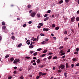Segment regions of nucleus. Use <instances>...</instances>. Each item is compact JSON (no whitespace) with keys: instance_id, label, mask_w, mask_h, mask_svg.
I'll return each instance as SVG.
<instances>
[{"instance_id":"f257e3e1","label":"nucleus","mask_w":79,"mask_h":79,"mask_svg":"<svg viewBox=\"0 0 79 79\" xmlns=\"http://www.w3.org/2000/svg\"><path fill=\"white\" fill-rule=\"evenodd\" d=\"M35 15H36L35 12H31V14L30 16L32 18H34L35 16Z\"/></svg>"},{"instance_id":"f03ea898","label":"nucleus","mask_w":79,"mask_h":79,"mask_svg":"<svg viewBox=\"0 0 79 79\" xmlns=\"http://www.w3.org/2000/svg\"><path fill=\"white\" fill-rule=\"evenodd\" d=\"M59 69H63L64 68V65L63 64H61L59 67Z\"/></svg>"},{"instance_id":"7ed1b4c3","label":"nucleus","mask_w":79,"mask_h":79,"mask_svg":"<svg viewBox=\"0 0 79 79\" xmlns=\"http://www.w3.org/2000/svg\"><path fill=\"white\" fill-rule=\"evenodd\" d=\"M75 19V17H73L71 18V21L72 22H74V19Z\"/></svg>"},{"instance_id":"20e7f679","label":"nucleus","mask_w":79,"mask_h":79,"mask_svg":"<svg viewBox=\"0 0 79 79\" xmlns=\"http://www.w3.org/2000/svg\"><path fill=\"white\" fill-rule=\"evenodd\" d=\"M49 19V17H47L45 18L44 20V21H47Z\"/></svg>"},{"instance_id":"39448f33","label":"nucleus","mask_w":79,"mask_h":79,"mask_svg":"<svg viewBox=\"0 0 79 79\" xmlns=\"http://www.w3.org/2000/svg\"><path fill=\"white\" fill-rule=\"evenodd\" d=\"M49 30V29H48V28H44L43 29V31H48Z\"/></svg>"},{"instance_id":"423d86ee","label":"nucleus","mask_w":79,"mask_h":79,"mask_svg":"<svg viewBox=\"0 0 79 79\" xmlns=\"http://www.w3.org/2000/svg\"><path fill=\"white\" fill-rule=\"evenodd\" d=\"M36 62L37 63L39 64L40 62V59H38L36 61Z\"/></svg>"},{"instance_id":"0eeeda50","label":"nucleus","mask_w":79,"mask_h":79,"mask_svg":"<svg viewBox=\"0 0 79 79\" xmlns=\"http://www.w3.org/2000/svg\"><path fill=\"white\" fill-rule=\"evenodd\" d=\"M27 8H31V5L30 4H29L27 6Z\"/></svg>"},{"instance_id":"6e6552de","label":"nucleus","mask_w":79,"mask_h":79,"mask_svg":"<svg viewBox=\"0 0 79 79\" xmlns=\"http://www.w3.org/2000/svg\"><path fill=\"white\" fill-rule=\"evenodd\" d=\"M22 45V44L20 43L18 45V47H21Z\"/></svg>"},{"instance_id":"1a4fd4ad","label":"nucleus","mask_w":79,"mask_h":79,"mask_svg":"<svg viewBox=\"0 0 79 79\" xmlns=\"http://www.w3.org/2000/svg\"><path fill=\"white\" fill-rule=\"evenodd\" d=\"M64 76H65V77L66 78L67 77V73H64Z\"/></svg>"},{"instance_id":"9d476101","label":"nucleus","mask_w":79,"mask_h":79,"mask_svg":"<svg viewBox=\"0 0 79 79\" xmlns=\"http://www.w3.org/2000/svg\"><path fill=\"white\" fill-rule=\"evenodd\" d=\"M34 45H30V46H29V48H32L33 47H34Z\"/></svg>"},{"instance_id":"9b49d317","label":"nucleus","mask_w":79,"mask_h":79,"mask_svg":"<svg viewBox=\"0 0 79 79\" xmlns=\"http://www.w3.org/2000/svg\"><path fill=\"white\" fill-rule=\"evenodd\" d=\"M43 74V73L42 72H40L39 74V76H41Z\"/></svg>"},{"instance_id":"f8f14e48","label":"nucleus","mask_w":79,"mask_h":79,"mask_svg":"<svg viewBox=\"0 0 79 79\" xmlns=\"http://www.w3.org/2000/svg\"><path fill=\"white\" fill-rule=\"evenodd\" d=\"M66 68H68L69 67V66H68V63H66Z\"/></svg>"},{"instance_id":"ddd939ff","label":"nucleus","mask_w":79,"mask_h":79,"mask_svg":"<svg viewBox=\"0 0 79 79\" xmlns=\"http://www.w3.org/2000/svg\"><path fill=\"white\" fill-rule=\"evenodd\" d=\"M16 61L17 62H19L20 60L18 59H15Z\"/></svg>"},{"instance_id":"4468645a","label":"nucleus","mask_w":79,"mask_h":79,"mask_svg":"<svg viewBox=\"0 0 79 79\" xmlns=\"http://www.w3.org/2000/svg\"><path fill=\"white\" fill-rule=\"evenodd\" d=\"M30 54H31V55H32V53H34V51H30Z\"/></svg>"},{"instance_id":"2eb2a0df","label":"nucleus","mask_w":79,"mask_h":79,"mask_svg":"<svg viewBox=\"0 0 79 79\" xmlns=\"http://www.w3.org/2000/svg\"><path fill=\"white\" fill-rule=\"evenodd\" d=\"M46 56V54H43L42 55L41 57H44V56Z\"/></svg>"},{"instance_id":"dca6fc26","label":"nucleus","mask_w":79,"mask_h":79,"mask_svg":"<svg viewBox=\"0 0 79 79\" xmlns=\"http://www.w3.org/2000/svg\"><path fill=\"white\" fill-rule=\"evenodd\" d=\"M2 29L4 30L5 29H6V26H3L2 27Z\"/></svg>"},{"instance_id":"f3484780","label":"nucleus","mask_w":79,"mask_h":79,"mask_svg":"<svg viewBox=\"0 0 79 79\" xmlns=\"http://www.w3.org/2000/svg\"><path fill=\"white\" fill-rule=\"evenodd\" d=\"M2 24L3 26H5V22H2Z\"/></svg>"},{"instance_id":"a211bd4d","label":"nucleus","mask_w":79,"mask_h":79,"mask_svg":"<svg viewBox=\"0 0 79 79\" xmlns=\"http://www.w3.org/2000/svg\"><path fill=\"white\" fill-rule=\"evenodd\" d=\"M57 71L58 73H61V72L62 71V70L61 69H59Z\"/></svg>"},{"instance_id":"6ab92c4d","label":"nucleus","mask_w":79,"mask_h":79,"mask_svg":"<svg viewBox=\"0 0 79 79\" xmlns=\"http://www.w3.org/2000/svg\"><path fill=\"white\" fill-rule=\"evenodd\" d=\"M36 55H37V52H36L33 54V55L34 56H36Z\"/></svg>"},{"instance_id":"aec40b11","label":"nucleus","mask_w":79,"mask_h":79,"mask_svg":"<svg viewBox=\"0 0 79 79\" xmlns=\"http://www.w3.org/2000/svg\"><path fill=\"white\" fill-rule=\"evenodd\" d=\"M52 57V56H49L48 58V60H50L51 59V58Z\"/></svg>"},{"instance_id":"412c9836","label":"nucleus","mask_w":79,"mask_h":79,"mask_svg":"<svg viewBox=\"0 0 79 79\" xmlns=\"http://www.w3.org/2000/svg\"><path fill=\"white\" fill-rule=\"evenodd\" d=\"M47 52V50H45L43 52V53H46Z\"/></svg>"},{"instance_id":"4be33fe9","label":"nucleus","mask_w":79,"mask_h":79,"mask_svg":"<svg viewBox=\"0 0 79 79\" xmlns=\"http://www.w3.org/2000/svg\"><path fill=\"white\" fill-rule=\"evenodd\" d=\"M10 61H14V58L13 57L11 58H10Z\"/></svg>"},{"instance_id":"5701e85b","label":"nucleus","mask_w":79,"mask_h":79,"mask_svg":"<svg viewBox=\"0 0 79 79\" xmlns=\"http://www.w3.org/2000/svg\"><path fill=\"white\" fill-rule=\"evenodd\" d=\"M76 58H73V59H72V60L73 61H76Z\"/></svg>"},{"instance_id":"b1692460","label":"nucleus","mask_w":79,"mask_h":79,"mask_svg":"<svg viewBox=\"0 0 79 79\" xmlns=\"http://www.w3.org/2000/svg\"><path fill=\"white\" fill-rule=\"evenodd\" d=\"M11 39L14 40H15V36H12L11 37Z\"/></svg>"},{"instance_id":"393cba45","label":"nucleus","mask_w":79,"mask_h":79,"mask_svg":"<svg viewBox=\"0 0 79 79\" xmlns=\"http://www.w3.org/2000/svg\"><path fill=\"white\" fill-rule=\"evenodd\" d=\"M62 48H63V46H61L60 47L59 49H60V50H61Z\"/></svg>"},{"instance_id":"a878e982","label":"nucleus","mask_w":79,"mask_h":79,"mask_svg":"<svg viewBox=\"0 0 79 79\" xmlns=\"http://www.w3.org/2000/svg\"><path fill=\"white\" fill-rule=\"evenodd\" d=\"M9 56H10V55H6L5 56V58H8V57H9Z\"/></svg>"},{"instance_id":"bb28decb","label":"nucleus","mask_w":79,"mask_h":79,"mask_svg":"<svg viewBox=\"0 0 79 79\" xmlns=\"http://www.w3.org/2000/svg\"><path fill=\"white\" fill-rule=\"evenodd\" d=\"M39 24L40 25V26H43V23H39Z\"/></svg>"},{"instance_id":"cd10ccee","label":"nucleus","mask_w":79,"mask_h":79,"mask_svg":"<svg viewBox=\"0 0 79 79\" xmlns=\"http://www.w3.org/2000/svg\"><path fill=\"white\" fill-rule=\"evenodd\" d=\"M76 21H79V17H77L76 18Z\"/></svg>"},{"instance_id":"c85d7f7f","label":"nucleus","mask_w":79,"mask_h":79,"mask_svg":"<svg viewBox=\"0 0 79 79\" xmlns=\"http://www.w3.org/2000/svg\"><path fill=\"white\" fill-rule=\"evenodd\" d=\"M65 2L66 3H68L69 2V0H65Z\"/></svg>"},{"instance_id":"c756f323","label":"nucleus","mask_w":79,"mask_h":79,"mask_svg":"<svg viewBox=\"0 0 79 79\" xmlns=\"http://www.w3.org/2000/svg\"><path fill=\"white\" fill-rule=\"evenodd\" d=\"M42 44H46V41H43L41 42Z\"/></svg>"},{"instance_id":"7c9ffc66","label":"nucleus","mask_w":79,"mask_h":79,"mask_svg":"<svg viewBox=\"0 0 79 79\" xmlns=\"http://www.w3.org/2000/svg\"><path fill=\"white\" fill-rule=\"evenodd\" d=\"M56 30H58L59 29V27H56L55 28Z\"/></svg>"},{"instance_id":"2f4dec72","label":"nucleus","mask_w":79,"mask_h":79,"mask_svg":"<svg viewBox=\"0 0 79 79\" xmlns=\"http://www.w3.org/2000/svg\"><path fill=\"white\" fill-rule=\"evenodd\" d=\"M42 50V49L41 48H39L37 49V51H40V50Z\"/></svg>"},{"instance_id":"473e14b6","label":"nucleus","mask_w":79,"mask_h":79,"mask_svg":"<svg viewBox=\"0 0 79 79\" xmlns=\"http://www.w3.org/2000/svg\"><path fill=\"white\" fill-rule=\"evenodd\" d=\"M74 54H75V55H77L78 54V52H75L74 53Z\"/></svg>"},{"instance_id":"72a5a7b5","label":"nucleus","mask_w":79,"mask_h":79,"mask_svg":"<svg viewBox=\"0 0 79 79\" xmlns=\"http://www.w3.org/2000/svg\"><path fill=\"white\" fill-rule=\"evenodd\" d=\"M76 51L77 52H79V48H77L76 49Z\"/></svg>"},{"instance_id":"f704fd0d","label":"nucleus","mask_w":79,"mask_h":79,"mask_svg":"<svg viewBox=\"0 0 79 79\" xmlns=\"http://www.w3.org/2000/svg\"><path fill=\"white\" fill-rule=\"evenodd\" d=\"M63 2V0H61L59 2V3L61 4V3H62Z\"/></svg>"},{"instance_id":"c9c22d12","label":"nucleus","mask_w":79,"mask_h":79,"mask_svg":"<svg viewBox=\"0 0 79 79\" xmlns=\"http://www.w3.org/2000/svg\"><path fill=\"white\" fill-rule=\"evenodd\" d=\"M20 79H23L24 78H23V75H22L20 77Z\"/></svg>"},{"instance_id":"e433bc0d","label":"nucleus","mask_w":79,"mask_h":79,"mask_svg":"<svg viewBox=\"0 0 79 79\" xmlns=\"http://www.w3.org/2000/svg\"><path fill=\"white\" fill-rule=\"evenodd\" d=\"M47 16H48V14H46L44 15V18H46V17H47Z\"/></svg>"},{"instance_id":"4c0bfd02","label":"nucleus","mask_w":79,"mask_h":79,"mask_svg":"<svg viewBox=\"0 0 79 79\" xmlns=\"http://www.w3.org/2000/svg\"><path fill=\"white\" fill-rule=\"evenodd\" d=\"M37 16L38 17V18H40V14H38L37 15Z\"/></svg>"},{"instance_id":"58836bf2","label":"nucleus","mask_w":79,"mask_h":79,"mask_svg":"<svg viewBox=\"0 0 79 79\" xmlns=\"http://www.w3.org/2000/svg\"><path fill=\"white\" fill-rule=\"evenodd\" d=\"M40 35L41 36H44V35H45L44 34L42 33L40 34Z\"/></svg>"},{"instance_id":"ea45409f","label":"nucleus","mask_w":79,"mask_h":79,"mask_svg":"<svg viewBox=\"0 0 79 79\" xmlns=\"http://www.w3.org/2000/svg\"><path fill=\"white\" fill-rule=\"evenodd\" d=\"M47 12L48 13H49L51 12V10H48L47 11Z\"/></svg>"},{"instance_id":"a19ab883","label":"nucleus","mask_w":79,"mask_h":79,"mask_svg":"<svg viewBox=\"0 0 79 79\" xmlns=\"http://www.w3.org/2000/svg\"><path fill=\"white\" fill-rule=\"evenodd\" d=\"M66 53L65 52H64V53H63V52L62 53H61V55H65Z\"/></svg>"},{"instance_id":"79ce46f5","label":"nucleus","mask_w":79,"mask_h":79,"mask_svg":"<svg viewBox=\"0 0 79 79\" xmlns=\"http://www.w3.org/2000/svg\"><path fill=\"white\" fill-rule=\"evenodd\" d=\"M23 27H26V24H24L23 25Z\"/></svg>"},{"instance_id":"37998d69","label":"nucleus","mask_w":79,"mask_h":79,"mask_svg":"<svg viewBox=\"0 0 79 79\" xmlns=\"http://www.w3.org/2000/svg\"><path fill=\"white\" fill-rule=\"evenodd\" d=\"M52 27H55V24H52Z\"/></svg>"},{"instance_id":"c03bdc74","label":"nucleus","mask_w":79,"mask_h":79,"mask_svg":"<svg viewBox=\"0 0 79 79\" xmlns=\"http://www.w3.org/2000/svg\"><path fill=\"white\" fill-rule=\"evenodd\" d=\"M47 74V73H43L42 75L43 76H45Z\"/></svg>"},{"instance_id":"a18cd8bd","label":"nucleus","mask_w":79,"mask_h":79,"mask_svg":"<svg viewBox=\"0 0 79 79\" xmlns=\"http://www.w3.org/2000/svg\"><path fill=\"white\" fill-rule=\"evenodd\" d=\"M35 60H33L31 61V63H34V62H35Z\"/></svg>"},{"instance_id":"49530a36","label":"nucleus","mask_w":79,"mask_h":79,"mask_svg":"<svg viewBox=\"0 0 79 79\" xmlns=\"http://www.w3.org/2000/svg\"><path fill=\"white\" fill-rule=\"evenodd\" d=\"M34 43H35V42H32L31 43L30 45H32L33 44H34Z\"/></svg>"},{"instance_id":"de8ad7c7","label":"nucleus","mask_w":79,"mask_h":79,"mask_svg":"<svg viewBox=\"0 0 79 79\" xmlns=\"http://www.w3.org/2000/svg\"><path fill=\"white\" fill-rule=\"evenodd\" d=\"M68 39H69V38H64V40H68Z\"/></svg>"},{"instance_id":"09e8293b","label":"nucleus","mask_w":79,"mask_h":79,"mask_svg":"<svg viewBox=\"0 0 79 79\" xmlns=\"http://www.w3.org/2000/svg\"><path fill=\"white\" fill-rule=\"evenodd\" d=\"M13 73H14L15 74H16V71H14V72H13Z\"/></svg>"},{"instance_id":"8fccbe9b","label":"nucleus","mask_w":79,"mask_h":79,"mask_svg":"<svg viewBox=\"0 0 79 79\" xmlns=\"http://www.w3.org/2000/svg\"><path fill=\"white\" fill-rule=\"evenodd\" d=\"M33 64L34 65V66H35V65H36V63H35V62H34L33 63Z\"/></svg>"},{"instance_id":"3c124183","label":"nucleus","mask_w":79,"mask_h":79,"mask_svg":"<svg viewBox=\"0 0 79 79\" xmlns=\"http://www.w3.org/2000/svg\"><path fill=\"white\" fill-rule=\"evenodd\" d=\"M36 40L37 41H38V40H39V35L37 37Z\"/></svg>"},{"instance_id":"603ef678","label":"nucleus","mask_w":79,"mask_h":79,"mask_svg":"<svg viewBox=\"0 0 79 79\" xmlns=\"http://www.w3.org/2000/svg\"><path fill=\"white\" fill-rule=\"evenodd\" d=\"M25 58H27V59H29V58H30V57L26 56Z\"/></svg>"},{"instance_id":"864d4df0","label":"nucleus","mask_w":79,"mask_h":79,"mask_svg":"<svg viewBox=\"0 0 79 79\" xmlns=\"http://www.w3.org/2000/svg\"><path fill=\"white\" fill-rule=\"evenodd\" d=\"M12 78V77H8V79H11Z\"/></svg>"},{"instance_id":"5fc2aeb1","label":"nucleus","mask_w":79,"mask_h":79,"mask_svg":"<svg viewBox=\"0 0 79 79\" xmlns=\"http://www.w3.org/2000/svg\"><path fill=\"white\" fill-rule=\"evenodd\" d=\"M64 34H67V31H64Z\"/></svg>"},{"instance_id":"6e6d98bb","label":"nucleus","mask_w":79,"mask_h":79,"mask_svg":"<svg viewBox=\"0 0 79 79\" xmlns=\"http://www.w3.org/2000/svg\"><path fill=\"white\" fill-rule=\"evenodd\" d=\"M57 58V56H55L53 58V59H56Z\"/></svg>"},{"instance_id":"4d7b16f0","label":"nucleus","mask_w":79,"mask_h":79,"mask_svg":"<svg viewBox=\"0 0 79 79\" xmlns=\"http://www.w3.org/2000/svg\"><path fill=\"white\" fill-rule=\"evenodd\" d=\"M2 39V37L1 36V35H0V42Z\"/></svg>"},{"instance_id":"13d9d810","label":"nucleus","mask_w":79,"mask_h":79,"mask_svg":"<svg viewBox=\"0 0 79 79\" xmlns=\"http://www.w3.org/2000/svg\"><path fill=\"white\" fill-rule=\"evenodd\" d=\"M45 41H48L49 40L48 39H45Z\"/></svg>"},{"instance_id":"bf43d9fd","label":"nucleus","mask_w":79,"mask_h":79,"mask_svg":"<svg viewBox=\"0 0 79 79\" xmlns=\"http://www.w3.org/2000/svg\"><path fill=\"white\" fill-rule=\"evenodd\" d=\"M63 50H61L60 51V53H63L64 52H63Z\"/></svg>"},{"instance_id":"052dcab7","label":"nucleus","mask_w":79,"mask_h":79,"mask_svg":"<svg viewBox=\"0 0 79 79\" xmlns=\"http://www.w3.org/2000/svg\"><path fill=\"white\" fill-rule=\"evenodd\" d=\"M28 23L29 24H31L32 23V22L31 21H29L28 22Z\"/></svg>"},{"instance_id":"680f3d73","label":"nucleus","mask_w":79,"mask_h":79,"mask_svg":"<svg viewBox=\"0 0 79 79\" xmlns=\"http://www.w3.org/2000/svg\"><path fill=\"white\" fill-rule=\"evenodd\" d=\"M41 27V26H37V27L38 28H39V29H40V27Z\"/></svg>"},{"instance_id":"e2e57ef3","label":"nucleus","mask_w":79,"mask_h":79,"mask_svg":"<svg viewBox=\"0 0 79 79\" xmlns=\"http://www.w3.org/2000/svg\"><path fill=\"white\" fill-rule=\"evenodd\" d=\"M39 77H40V76H38L36 77V78L37 79H38L39 78Z\"/></svg>"},{"instance_id":"0e129e2a","label":"nucleus","mask_w":79,"mask_h":79,"mask_svg":"<svg viewBox=\"0 0 79 79\" xmlns=\"http://www.w3.org/2000/svg\"><path fill=\"white\" fill-rule=\"evenodd\" d=\"M52 54H53V53H52V52H49L48 54V55H52Z\"/></svg>"},{"instance_id":"69168bd1","label":"nucleus","mask_w":79,"mask_h":79,"mask_svg":"<svg viewBox=\"0 0 79 79\" xmlns=\"http://www.w3.org/2000/svg\"><path fill=\"white\" fill-rule=\"evenodd\" d=\"M31 67H29L28 69V70L29 71L31 69Z\"/></svg>"},{"instance_id":"338daca9","label":"nucleus","mask_w":79,"mask_h":79,"mask_svg":"<svg viewBox=\"0 0 79 79\" xmlns=\"http://www.w3.org/2000/svg\"><path fill=\"white\" fill-rule=\"evenodd\" d=\"M71 66L72 68H73V67H74V64H72L71 65Z\"/></svg>"},{"instance_id":"774afa93","label":"nucleus","mask_w":79,"mask_h":79,"mask_svg":"<svg viewBox=\"0 0 79 79\" xmlns=\"http://www.w3.org/2000/svg\"><path fill=\"white\" fill-rule=\"evenodd\" d=\"M75 66H79V63H77V64L75 65Z\"/></svg>"}]
</instances>
